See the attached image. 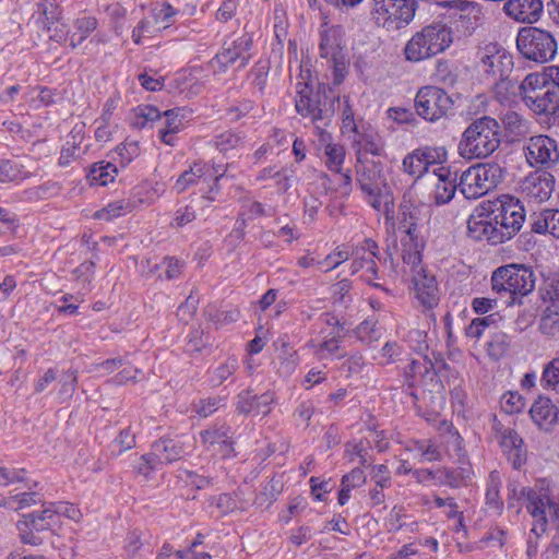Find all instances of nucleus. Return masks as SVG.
<instances>
[{
    "label": "nucleus",
    "mask_w": 559,
    "mask_h": 559,
    "mask_svg": "<svg viewBox=\"0 0 559 559\" xmlns=\"http://www.w3.org/2000/svg\"><path fill=\"white\" fill-rule=\"evenodd\" d=\"M356 180L365 194L367 202L378 212L392 221L394 213V197L382 176V166L376 162H362L360 156L356 165Z\"/></svg>",
    "instance_id": "nucleus-1"
},
{
    "label": "nucleus",
    "mask_w": 559,
    "mask_h": 559,
    "mask_svg": "<svg viewBox=\"0 0 559 559\" xmlns=\"http://www.w3.org/2000/svg\"><path fill=\"white\" fill-rule=\"evenodd\" d=\"M336 96L331 90L319 88L312 93L307 84L298 91L295 108L304 117H310L319 135L326 141L329 134L323 127L329 126L335 114Z\"/></svg>",
    "instance_id": "nucleus-2"
},
{
    "label": "nucleus",
    "mask_w": 559,
    "mask_h": 559,
    "mask_svg": "<svg viewBox=\"0 0 559 559\" xmlns=\"http://www.w3.org/2000/svg\"><path fill=\"white\" fill-rule=\"evenodd\" d=\"M500 145V126L493 118L481 117L471 123L463 133L460 153L468 158H485Z\"/></svg>",
    "instance_id": "nucleus-3"
},
{
    "label": "nucleus",
    "mask_w": 559,
    "mask_h": 559,
    "mask_svg": "<svg viewBox=\"0 0 559 559\" xmlns=\"http://www.w3.org/2000/svg\"><path fill=\"white\" fill-rule=\"evenodd\" d=\"M452 43L451 28L443 23H432L412 36L404 53L408 61L418 62L443 52Z\"/></svg>",
    "instance_id": "nucleus-4"
},
{
    "label": "nucleus",
    "mask_w": 559,
    "mask_h": 559,
    "mask_svg": "<svg viewBox=\"0 0 559 559\" xmlns=\"http://www.w3.org/2000/svg\"><path fill=\"white\" fill-rule=\"evenodd\" d=\"M525 105L536 115L554 116L559 111V91L547 84L544 75L530 73L519 85Z\"/></svg>",
    "instance_id": "nucleus-5"
},
{
    "label": "nucleus",
    "mask_w": 559,
    "mask_h": 559,
    "mask_svg": "<svg viewBox=\"0 0 559 559\" xmlns=\"http://www.w3.org/2000/svg\"><path fill=\"white\" fill-rule=\"evenodd\" d=\"M473 68L483 81L496 82L510 75L513 59L500 44L487 43L474 51Z\"/></svg>",
    "instance_id": "nucleus-6"
},
{
    "label": "nucleus",
    "mask_w": 559,
    "mask_h": 559,
    "mask_svg": "<svg viewBox=\"0 0 559 559\" xmlns=\"http://www.w3.org/2000/svg\"><path fill=\"white\" fill-rule=\"evenodd\" d=\"M535 287L533 271L523 264H508L498 267L491 275L492 292L508 297L509 304L516 296H526Z\"/></svg>",
    "instance_id": "nucleus-7"
},
{
    "label": "nucleus",
    "mask_w": 559,
    "mask_h": 559,
    "mask_svg": "<svg viewBox=\"0 0 559 559\" xmlns=\"http://www.w3.org/2000/svg\"><path fill=\"white\" fill-rule=\"evenodd\" d=\"M516 47L525 59L545 63L554 59L558 45L550 32L539 27L526 26L518 33Z\"/></svg>",
    "instance_id": "nucleus-8"
},
{
    "label": "nucleus",
    "mask_w": 559,
    "mask_h": 559,
    "mask_svg": "<svg viewBox=\"0 0 559 559\" xmlns=\"http://www.w3.org/2000/svg\"><path fill=\"white\" fill-rule=\"evenodd\" d=\"M415 12L414 0H372L370 16L377 26L391 32L408 25Z\"/></svg>",
    "instance_id": "nucleus-9"
},
{
    "label": "nucleus",
    "mask_w": 559,
    "mask_h": 559,
    "mask_svg": "<svg viewBox=\"0 0 559 559\" xmlns=\"http://www.w3.org/2000/svg\"><path fill=\"white\" fill-rule=\"evenodd\" d=\"M502 179L503 169L498 164H477L462 174L460 189L466 199H477L493 190Z\"/></svg>",
    "instance_id": "nucleus-10"
},
{
    "label": "nucleus",
    "mask_w": 559,
    "mask_h": 559,
    "mask_svg": "<svg viewBox=\"0 0 559 559\" xmlns=\"http://www.w3.org/2000/svg\"><path fill=\"white\" fill-rule=\"evenodd\" d=\"M487 203L491 205V218L498 226L500 235L503 236V242L520 231L525 222V210L519 199L504 195L500 200L487 201Z\"/></svg>",
    "instance_id": "nucleus-11"
},
{
    "label": "nucleus",
    "mask_w": 559,
    "mask_h": 559,
    "mask_svg": "<svg viewBox=\"0 0 559 559\" xmlns=\"http://www.w3.org/2000/svg\"><path fill=\"white\" fill-rule=\"evenodd\" d=\"M319 336L307 343L313 355L319 359H326L340 353L341 342L344 338V326L340 319L331 313L320 317Z\"/></svg>",
    "instance_id": "nucleus-12"
},
{
    "label": "nucleus",
    "mask_w": 559,
    "mask_h": 559,
    "mask_svg": "<svg viewBox=\"0 0 559 559\" xmlns=\"http://www.w3.org/2000/svg\"><path fill=\"white\" fill-rule=\"evenodd\" d=\"M527 164L535 170L548 171L559 163V148L555 139L545 135L528 138L523 146Z\"/></svg>",
    "instance_id": "nucleus-13"
},
{
    "label": "nucleus",
    "mask_w": 559,
    "mask_h": 559,
    "mask_svg": "<svg viewBox=\"0 0 559 559\" xmlns=\"http://www.w3.org/2000/svg\"><path fill=\"white\" fill-rule=\"evenodd\" d=\"M526 500V509L532 516L540 515L539 508L548 507V513L552 520H559V504L555 502L546 492L533 490L521 486L516 481L508 485V507L515 508V502Z\"/></svg>",
    "instance_id": "nucleus-14"
},
{
    "label": "nucleus",
    "mask_w": 559,
    "mask_h": 559,
    "mask_svg": "<svg viewBox=\"0 0 559 559\" xmlns=\"http://www.w3.org/2000/svg\"><path fill=\"white\" fill-rule=\"evenodd\" d=\"M451 97L440 87L424 86L415 98L417 114L428 121H437L452 108Z\"/></svg>",
    "instance_id": "nucleus-15"
},
{
    "label": "nucleus",
    "mask_w": 559,
    "mask_h": 559,
    "mask_svg": "<svg viewBox=\"0 0 559 559\" xmlns=\"http://www.w3.org/2000/svg\"><path fill=\"white\" fill-rule=\"evenodd\" d=\"M57 522L53 503H49L40 512L24 515L16 527L23 544L38 546L41 545L43 539L36 533L51 528Z\"/></svg>",
    "instance_id": "nucleus-16"
},
{
    "label": "nucleus",
    "mask_w": 559,
    "mask_h": 559,
    "mask_svg": "<svg viewBox=\"0 0 559 559\" xmlns=\"http://www.w3.org/2000/svg\"><path fill=\"white\" fill-rule=\"evenodd\" d=\"M490 204L486 202L477 205L467 221L468 236L475 240H486L492 245L503 242L498 226L492 217Z\"/></svg>",
    "instance_id": "nucleus-17"
},
{
    "label": "nucleus",
    "mask_w": 559,
    "mask_h": 559,
    "mask_svg": "<svg viewBox=\"0 0 559 559\" xmlns=\"http://www.w3.org/2000/svg\"><path fill=\"white\" fill-rule=\"evenodd\" d=\"M555 185V177L549 171L534 170L521 180L520 192L527 203L540 204L551 198Z\"/></svg>",
    "instance_id": "nucleus-18"
},
{
    "label": "nucleus",
    "mask_w": 559,
    "mask_h": 559,
    "mask_svg": "<svg viewBox=\"0 0 559 559\" xmlns=\"http://www.w3.org/2000/svg\"><path fill=\"white\" fill-rule=\"evenodd\" d=\"M404 273L411 276L417 300L426 309H432L439 301L438 284L432 274H429L424 265L413 270L404 269Z\"/></svg>",
    "instance_id": "nucleus-19"
},
{
    "label": "nucleus",
    "mask_w": 559,
    "mask_h": 559,
    "mask_svg": "<svg viewBox=\"0 0 559 559\" xmlns=\"http://www.w3.org/2000/svg\"><path fill=\"white\" fill-rule=\"evenodd\" d=\"M428 181L432 187L430 197L436 205L447 204L453 199L457 189V174L450 167H433Z\"/></svg>",
    "instance_id": "nucleus-20"
},
{
    "label": "nucleus",
    "mask_w": 559,
    "mask_h": 559,
    "mask_svg": "<svg viewBox=\"0 0 559 559\" xmlns=\"http://www.w3.org/2000/svg\"><path fill=\"white\" fill-rule=\"evenodd\" d=\"M252 40L243 35L231 41H225L222 50L212 60V66L219 70H225L239 61L238 67H245L250 58V48Z\"/></svg>",
    "instance_id": "nucleus-21"
},
{
    "label": "nucleus",
    "mask_w": 559,
    "mask_h": 559,
    "mask_svg": "<svg viewBox=\"0 0 559 559\" xmlns=\"http://www.w3.org/2000/svg\"><path fill=\"white\" fill-rule=\"evenodd\" d=\"M543 8L542 0H508L503 11L516 22L534 24L540 19Z\"/></svg>",
    "instance_id": "nucleus-22"
},
{
    "label": "nucleus",
    "mask_w": 559,
    "mask_h": 559,
    "mask_svg": "<svg viewBox=\"0 0 559 559\" xmlns=\"http://www.w3.org/2000/svg\"><path fill=\"white\" fill-rule=\"evenodd\" d=\"M201 441L207 451L221 454L223 457L229 456L233 452V441L229 437V427H212L200 433Z\"/></svg>",
    "instance_id": "nucleus-23"
},
{
    "label": "nucleus",
    "mask_w": 559,
    "mask_h": 559,
    "mask_svg": "<svg viewBox=\"0 0 559 559\" xmlns=\"http://www.w3.org/2000/svg\"><path fill=\"white\" fill-rule=\"evenodd\" d=\"M437 157L438 155L432 148L425 147L415 150L404 157V170L415 178H420L423 175L429 173V167H437Z\"/></svg>",
    "instance_id": "nucleus-24"
},
{
    "label": "nucleus",
    "mask_w": 559,
    "mask_h": 559,
    "mask_svg": "<svg viewBox=\"0 0 559 559\" xmlns=\"http://www.w3.org/2000/svg\"><path fill=\"white\" fill-rule=\"evenodd\" d=\"M531 230L559 239V209H543L530 216Z\"/></svg>",
    "instance_id": "nucleus-25"
},
{
    "label": "nucleus",
    "mask_w": 559,
    "mask_h": 559,
    "mask_svg": "<svg viewBox=\"0 0 559 559\" xmlns=\"http://www.w3.org/2000/svg\"><path fill=\"white\" fill-rule=\"evenodd\" d=\"M191 444L181 439L162 438L153 444L152 454L155 456L156 462L171 463L181 459Z\"/></svg>",
    "instance_id": "nucleus-26"
},
{
    "label": "nucleus",
    "mask_w": 559,
    "mask_h": 559,
    "mask_svg": "<svg viewBox=\"0 0 559 559\" xmlns=\"http://www.w3.org/2000/svg\"><path fill=\"white\" fill-rule=\"evenodd\" d=\"M435 386L438 389L432 391H423L420 396L416 392H412V396L418 401L417 409L427 420H433L440 414L444 406V396L437 381Z\"/></svg>",
    "instance_id": "nucleus-27"
},
{
    "label": "nucleus",
    "mask_w": 559,
    "mask_h": 559,
    "mask_svg": "<svg viewBox=\"0 0 559 559\" xmlns=\"http://www.w3.org/2000/svg\"><path fill=\"white\" fill-rule=\"evenodd\" d=\"M273 400L271 393L252 396L250 392H242L238 395L237 411L241 414L266 416L271 412Z\"/></svg>",
    "instance_id": "nucleus-28"
},
{
    "label": "nucleus",
    "mask_w": 559,
    "mask_h": 559,
    "mask_svg": "<svg viewBox=\"0 0 559 559\" xmlns=\"http://www.w3.org/2000/svg\"><path fill=\"white\" fill-rule=\"evenodd\" d=\"M500 445L514 468H520L525 463L526 451L523 440L513 429L508 428L501 431Z\"/></svg>",
    "instance_id": "nucleus-29"
},
{
    "label": "nucleus",
    "mask_w": 559,
    "mask_h": 559,
    "mask_svg": "<svg viewBox=\"0 0 559 559\" xmlns=\"http://www.w3.org/2000/svg\"><path fill=\"white\" fill-rule=\"evenodd\" d=\"M401 255L404 263V269L413 270L421 266V250L424 242L418 234L401 237Z\"/></svg>",
    "instance_id": "nucleus-30"
},
{
    "label": "nucleus",
    "mask_w": 559,
    "mask_h": 559,
    "mask_svg": "<svg viewBox=\"0 0 559 559\" xmlns=\"http://www.w3.org/2000/svg\"><path fill=\"white\" fill-rule=\"evenodd\" d=\"M532 419L543 427L546 424L559 423L557 404H552L548 397L539 396L530 409Z\"/></svg>",
    "instance_id": "nucleus-31"
},
{
    "label": "nucleus",
    "mask_w": 559,
    "mask_h": 559,
    "mask_svg": "<svg viewBox=\"0 0 559 559\" xmlns=\"http://www.w3.org/2000/svg\"><path fill=\"white\" fill-rule=\"evenodd\" d=\"M180 112V108L169 109L164 112L165 122L164 127L158 131V138L166 145H175V134L180 131L182 124L181 119L179 118Z\"/></svg>",
    "instance_id": "nucleus-32"
},
{
    "label": "nucleus",
    "mask_w": 559,
    "mask_h": 559,
    "mask_svg": "<svg viewBox=\"0 0 559 559\" xmlns=\"http://www.w3.org/2000/svg\"><path fill=\"white\" fill-rule=\"evenodd\" d=\"M209 171V167L206 164L202 162H194L192 166L188 170H185L176 183L174 185V190L177 193H182L191 186H194L203 178V176Z\"/></svg>",
    "instance_id": "nucleus-33"
},
{
    "label": "nucleus",
    "mask_w": 559,
    "mask_h": 559,
    "mask_svg": "<svg viewBox=\"0 0 559 559\" xmlns=\"http://www.w3.org/2000/svg\"><path fill=\"white\" fill-rule=\"evenodd\" d=\"M538 330L549 338L559 336V305L551 304L545 308L539 319Z\"/></svg>",
    "instance_id": "nucleus-34"
},
{
    "label": "nucleus",
    "mask_w": 559,
    "mask_h": 559,
    "mask_svg": "<svg viewBox=\"0 0 559 559\" xmlns=\"http://www.w3.org/2000/svg\"><path fill=\"white\" fill-rule=\"evenodd\" d=\"M135 206L136 204L134 201L124 199L116 200L114 202H110L104 209L97 211L94 214V217L109 222L114 218L120 217L127 213L132 212L135 209Z\"/></svg>",
    "instance_id": "nucleus-35"
},
{
    "label": "nucleus",
    "mask_w": 559,
    "mask_h": 559,
    "mask_svg": "<svg viewBox=\"0 0 559 559\" xmlns=\"http://www.w3.org/2000/svg\"><path fill=\"white\" fill-rule=\"evenodd\" d=\"M245 145V136L233 130L225 131L215 138L216 148L227 155L240 151Z\"/></svg>",
    "instance_id": "nucleus-36"
},
{
    "label": "nucleus",
    "mask_w": 559,
    "mask_h": 559,
    "mask_svg": "<svg viewBox=\"0 0 559 559\" xmlns=\"http://www.w3.org/2000/svg\"><path fill=\"white\" fill-rule=\"evenodd\" d=\"M472 471L469 467L461 466L455 469L443 468L440 469L438 484L448 485L453 488L466 485L471 480Z\"/></svg>",
    "instance_id": "nucleus-37"
},
{
    "label": "nucleus",
    "mask_w": 559,
    "mask_h": 559,
    "mask_svg": "<svg viewBox=\"0 0 559 559\" xmlns=\"http://www.w3.org/2000/svg\"><path fill=\"white\" fill-rule=\"evenodd\" d=\"M38 14L47 31H52V25L61 19V10L56 0H41L38 3Z\"/></svg>",
    "instance_id": "nucleus-38"
},
{
    "label": "nucleus",
    "mask_w": 559,
    "mask_h": 559,
    "mask_svg": "<svg viewBox=\"0 0 559 559\" xmlns=\"http://www.w3.org/2000/svg\"><path fill=\"white\" fill-rule=\"evenodd\" d=\"M116 174L117 167L114 164L98 163L92 167L88 179L92 183L106 186L114 180Z\"/></svg>",
    "instance_id": "nucleus-39"
},
{
    "label": "nucleus",
    "mask_w": 559,
    "mask_h": 559,
    "mask_svg": "<svg viewBox=\"0 0 559 559\" xmlns=\"http://www.w3.org/2000/svg\"><path fill=\"white\" fill-rule=\"evenodd\" d=\"M162 119V114L151 105L139 106L134 109L132 126L138 129L146 128L150 123Z\"/></svg>",
    "instance_id": "nucleus-40"
},
{
    "label": "nucleus",
    "mask_w": 559,
    "mask_h": 559,
    "mask_svg": "<svg viewBox=\"0 0 559 559\" xmlns=\"http://www.w3.org/2000/svg\"><path fill=\"white\" fill-rule=\"evenodd\" d=\"M357 139L355 142L359 145L360 150L370 153L374 156H380L384 151V143L381 136L374 132L356 133Z\"/></svg>",
    "instance_id": "nucleus-41"
},
{
    "label": "nucleus",
    "mask_w": 559,
    "mask_h": 559,
    "mask_svg": "<svg viewBox=\"0 0 559 559\" xmlns=\"http://www.w3.org/2000/svg\"><path fill=\"white\" fill-rule=\"evenodd\" d=\"M500 485L499 476L495 472L490 473V479L486 489V504L498 514H500L503 509V502L499 496Z\"/></svg>",
    "instance_id": "nucleus-42"
},
{
    "label": "nucleus",
    "mask_w": 559,
    "mask_h": 559,
    "mask_svg": "<svg viewBox=\"0 0 559 559\" xmlns=\"http://www.w3.org/2000/svg\"><path fill=\"white\" fill-rule=\"evenodd\" d=\"M82 128L83 126L79 130L75 128L71 135L72 141H67L66 146H63L59 157L60 166L69 165L70 162L81 152L80 145L83 140V135L81 133Z\"/></svg>",
    "instance_id": "nucleus-43"
},
{
    "label": "nucleus",
    "mask_w": 559,
    "mask_h": 559,
    "mask_svg": "<svg viewBox=\"0 0 559 559\" xmlns=\"http://www.w3.org/2000/svg\"><path fill=\"white\" fill-rule=\"evenodd\" d=\"M540 384L547 390H555L559 385V356L544 365Z\"/></svg>",
    "instance_id": "nucleus-44"
},
{
    "label": "nucleus",
    "mask_w": 559,
    "mask_h": 559,
    "mask_svg": "<svg viewBox=\"0 0 559 559\" xmlns=\"http://www.w3.org/2000/svg\"><path fill=\"white\" fill-rule=\"evenodd\" d=\"M56 92L48 87H33L26 94L29 105L35 109L53 104Z\"/></svg>",
    "instance_id": "nucleus-45"
},
{
    "label": "nucleus",
    "mask_w": 559,
    "mask_h": 559,
    "mask_svg": "<svg viewBox=\"0 0 559 559\" xmlns=\"http://www.w3.org/2000/svg\"><path fill=\"white\" fill-rule=\"evenodd\" d=\"M160 31V26L155 23L153 16L143 17L132 31V40L140 45L145 37L153 36Z\"/></svg>",
    "instance_id": "nucleus-46"
},
{
    "label": "nucleus",
    "mask_w": 559,
    "mask_h": 559,
    "mask_svg": "<svg viewBox=\"0 0 559 559\" xmlns=\"http://www.w3.org/2000/svg\"><path fill=\"white\" fill-rule=\"evenodd\" d=\"M238 369V360L229 357L226 361L217 366L211 373V383L215 386L221 385Z\"/></svg>",
    "instance_id": "nucleus-47"
},
{
    "label": "nucleus",
    "mask_w": 559,
    "mask_h": 559,
    "mask_svg": "<svg viewBox=\"0 0 559 559\" xmlns=\"http://www.w3.org/2000/svg\"><path fill=\"white\" fill-rule=\"evenodd\" d=\"M75 27L80 35L78 38L76 34H72L70 36V46L72 48H75L78 45H80L97 27V20L93 16H84L78 19L75 22Z\"/></svg>",
    "instance_id": "nucleus-48"
},
{
    "label": "nucleus",
    "mask_w": 559,
    "mask_h": 559,
    "mask_svg": "<svg viewBox=\"0 0 559 559\" xmlns=\"http://www.w3.org/2000/svg\"><path fill=\"white\" fill-rule=\"evenodd\" d=\"M140 152L141 151L138 142L127 141L115 148V156L112 157V159H119L120 164L122 166H126L129 163H131L135 157H138L140 155Z\"/></svg>",
    "instance_id": "nucleus-49"
},
{
    "label": "nucleus",
    "mask_w": 559,
    "mask_h": 559,
    "mask_svg": "<svg viewBox=\"0 0 559 559\" xmlns=\"http://www.w3.org/2000/svg\"><path fill=\"white\" fill-rule=\"evenodd\" d=\"M78 383V371L68 370L59 380L58 399L61 402L68 401L75 392Z\"/></svg>",
    "instance_id": "nucleus-50"
},
{
    "label": "nucleus",
    "mask_w": 559,
    "mask_h": 559,
    "mask_svg": "<svg viewBox=\"0 0 559 559\" xmlns=\"http://www.w3.org/2000/svg\"><path fill=\"white\" fill-rule=\"evenodd\" d=\"M321 141L323 142L322 139H321ZM329 141H330V136L326 139V141H324V143H326V146H325L326 166L332 171H340L343 160H344V156H345L344 148L340 145L331 144V143H329Z\"/></svg>",
    "instance_id": "nucleus-51"
},
{
    "label": "nucleus",
    "mask_w": 559,
    "mask_h": 559,
    "mask_svg": "<svg viewBox=\"0 0 559 559\" xmlns=\"http://www.w3.org/2000/svg\"><path fill=\"white\" fill-rule=\"evenodd\" d=\"M39 502L40 498L35 492H23L20 495L10 496L2 501L3 506L15 510L31 507Z\"/></svg>",
    "instance_id": "nucleus-52"
},
{
    "label": "nucleus",
    "mask_w": 559,
    "mask_h": 559,
    "mask_svg": "<svg viewBox=\"0 0 559 559\" xmlns=\"http://www.w3.org/2000/svg\"><path fill=\"white\" fill-rule=\"evenodd\" d=\"M26 177H27V175L23 174V171L19 167V165L13 164L10 160H0V182L1 183L22 180Z\"/></svg>",
    "instance_id": "nucleus-53"
},
{
    "label": "nucleus",
    "mask_w": 559,
    "mask_h": 559,
    "mask_svg": "<svg viewBox=\"0 0 559 559\" xmlns=\"http://www.w3.org/2000/svg\"><path fill=\"white\" fill-rule=\"evenodd\" d=\"M509 341L508 336L503 332H497L491 336V340L487 343V352L489 356L495 359L500 358L508 349Z\"/></svg>",
    "instance_id": "nucleus-54"
},
{
    "label": "nucleus",
    "mask_w": 559,
    "mask_h": 559,
    "mask_svg": "<svg viewBox=\"0 0 559 559\" xmlns=\"http://www.w3.org/2000/svg\"><path fill=\"white\" fill-rule=\"evenodd\" d=\"M106 13L110 19V23L117 34L123 28V23L127 16V9L119 2L110 3L106 7Z\"/></svg>",
    "instance_id": "nucleus-55"
},
{
    "label": "nucleus",
    "mask_w": 559,
    "mask_h": 559,
    "mask_svg": "<svg viewBox=\"0 0 559 559\" xmlns=\"http://www.w3.org/2000/svg\"><path fill=\"white\" fill-rule=\"evenodd\" d=\"M350 257L345 247H337L332 253L328 254L323 261H318V265L325 264L326 271L336 269L340 264L347 261Z\"/></svg>",
    "instance_id": "nucleus-56"
},
{
    "label": "nucleus",
    "mask_w": 559,
    "mask_h": 559,
    "mask_svg": "<svg viewBox=\"0 0 559 559\" xmlns=\"http://www.w3.org/2000/svg\"><path fill=\"white\" fill-rule=\"evenodd\" d=\"M357 337L364 343H372L380 336L376 323L369 320L361 322L355 330Z\"/></svg>",
    "instance_id": "nucleus-57"
},
{
    "label": "nucleus",
    "mask_w": 559,
    "mask_h": 559,
    "mask_svg": "<svg viewBox=\"0 0 559 559\" xmlns=\"http://www.w3.org/2000/svg\"><path fill=\"white\" fill-rule=\"evenodd\" d=\"M222 402L223 399L217 396L207 397L195 403L193 405V409L199 416L205 418L216 412L219 408Z\"/></svg>",
    "instance_id": "nucleus-58"
},
{
    "label": "nucleus",
    "mask_w": 559,
    "mask_h": 559,
    "mask_svg": "<svg viewBox=\"0 0 559 559\" xmlns=\"http://www.w3.org/2000/svg\"><path fill=\"white\" fill-rule=\"evenodd\" d=\"M198 302L199 300L190 294L185 302L179 306L177 317L181 322L188 323L192 320L198 309Z\"/></svg>",
    "instance_id": "nucleus-59"
},
{
    "label": "nucleus",
    "mask_w": 559,
    "mask_h": 559,
    "mask_svg": "<svg viewBox=\"0 0 559 559\" xmlns=\"http://www.w3.org/2000/svg\"><path fill=\"white\" fill-rule=\"evenodd\" d=\"M525 407V400L519 393L509 392L502 397V408L506 413H520Z\"/></svg>",
    "instance_id": "nucleus-60"
},
{
    "label": "nucleus",
    "mask_w": 559,
    "mask_h": 559,
    "mask_svg": "<svg viewBox=\"0 0 559 559\" xmlns=\"http://www.w3.org/2000/svg\"><path fill=\"white\" fill-rule=\"evenodd\" d=\"M365 366V360L361 354L354 353L349 355L342 364L341 370L347 376L359 373Z\"/></svg>",
    "instance_id": "nucleus-61"
},
{
    "label": "nucleus",
    "mask_w": 559,
    "mask_h": 559,
    "mask_svg": "<svg viewBox=\"0 0 559 559\" xmlns=\"http://www.w3.org/2000/svg\"><path fill=\"white\" fill-rule=\"evenodd\" d=\"M490 84L495 85L496 95L502 100L507 99L509 95L515 94L519 91V85L515 82L506 76L503 80H497L496 82H490Z\"/></svg>",
    "instance_id": "nucleus-62"
},
{
    "label": "nucleus",
    "mask_w": 559,
    "mask_h": 559,
    "mask_svg": "<svg viewBox=\"0 0 559 559\" xmlns=\"http://www.w3.org/2000/svg\"><path fill=\"white\" fill-rule=\"evenodd\" d=\"M176 13L177 11L169 3H163L158 10L153 12L152 16L160 28H165L170 24Z\"/></svg>",
    "instance_id": "nucleus-63"
},
{
    "label": "nucleus",
    "mask_w": 559,
    "mask_h": 559,
    "mask_svg": "<svg viewBox=\"0 0 559 559\" xmlns=\"http://www.w3.org/2000/svg\"><path fill=\"white\" fill-rule=\"evenodd\" d=\"M402 219L400 221L399 231L402 236H411L417 234V217L413 212H402Z\"/></svg>",
    "instance_id": "nucleus-64"
}]
</instances>
